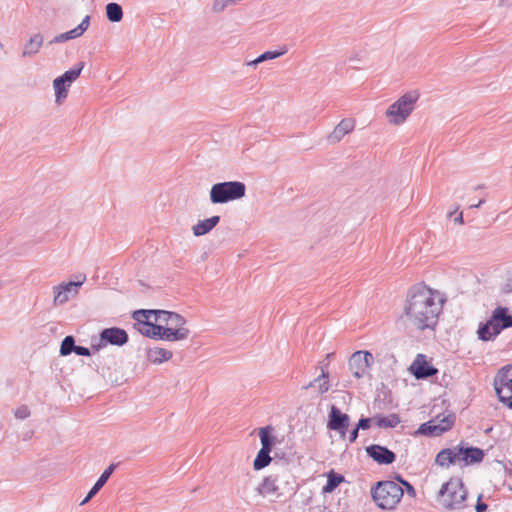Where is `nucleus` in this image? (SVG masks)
Returning <instances> with one entry per match:
<instances>
[{"label": "nucleus", "mask_w": 512, "mask_h": 512, "mask_svg": "<svg viewBox=\"0 0 512 512\" xmlns=\"http://www.w3.org/2000/svg\"><path fill=\"white\" fill-rule=\"evenodd\" d=\"M494 388L500 402L505 403L512 399V364L498 372L494 379Z\"/></svg>", "instance_id": "7"}, {"label": "nucleus", "mask_w": 512, "mask_h": 512, "mask_svg": "<svg viewBox=\"0 0 512 512\" xmlns=\"http://www.w3.org/2000/svg\"><path fill=\"white\" fill-rule=\"evenodd\" d=\"M439 416H436L435 419H432L428 422H425L420 425L418 430L416 431L417 434L425 435V436H439L444 433V429H439L438 424H436Z\"/></svg>", "instance_id": "26"}, {"label": "nucleus", "mask_w": 512, "mask_h": 512, "mask_svg": "<svg viewBox=\"0 0 512 512\" xmlns=\"http://www.w3.org/2000/svg\"><path fill=\"white\" fill-rule=\"evenodd\" d=\"M444 300L437 291L426 285L412 286L404 306L405 323L413 329L433 330L438 322Z\"/></svg>", "instance_id": "1"}, {"label": "nucleus", "mask_w": 512, "mask_h": 512, "mask_svg": "<svg viewBox=\"0 0 512 512\" xmlns=\"http://www.w3.org/2000/svg\"><path fill=\"white\" fill-rule=\"evenodd\" d=\"M484 199L480 200L478 203H474V204H471L470 205V208H479L483 203H484Z\"/></svg>", "instance_id": "50"}, {"label": "nucleus", "mask_w": 512, "mask_h": 512, "mask_svg": "<svg viewBox=\"0 0 512 512\" xmlns=\"http://www.w3.org/2000/svg\"><path fill=\"white\" fill-rule=\"evenodd\" d=\"M467 491L460 478H451L444 483L438 493V501L448 511L462 510L467 507Z\"/></svg>", "instance_id": "2"}, {"label": "nucleus", "mask_w": 512, "mask_h": 512, "mask_svg": "<svg viewBox=\"0 0 512 512\" xmlns=\"http://www.w3.org/2000/svg\"><path fill=\"white\" fill-rule=\"evenodd\" d=\"M168 316V324L167 326H164V329H169L172 333L174 331H180L181 333H184L181 338H179L177 341L185 340L190 335V330L185 327L186 320L183 316L176 312H170Z\"/></svg>", "instance_id": "17"}, {"label": "nucleus", "mask_w": 512, "mask_h": 512, "mask_svg": "<svg viewBox=\"0 0 512 512\" xmlns=\"http://www.w3.org/2000/svg\"><path fill=\"white\" fill-rule=\"evenodd\" d=\"M400 423V417L393 413L388 416H382L379 427L380 428H394Z\"/></svg>", "instance_id": "37"}, {"label": "nucleus", "mask_w": 512, "mask_h": 512, "mask_svg": "<svg viewBox=\"0 0 512 512\" xmlns=\"http://www.w3.org/2000/svg\"><path fill=\"white\" fill-rule=\"evenodd\" d=\"M83 68L84 62H79L73 68L66 71L59 77L62 78L65 82H67V86H70L80 76Z\"/></svg>", "instance_id": "32"}, {"label": "nucleus", "mask_w": 512, "mask_h": 512, "mask_svg": "<svg viewBox=\"0 0 512 512\" xmlns=\"http://www.w3.org/2000/svg\"><path fill=\"white\" fill-rule=\"evenodd\" d=\"M439 418L436 422L438 424L439 429H444V432L450 430L455 422V415L453 413H448L447 415H438Z\"/></svg>", "instance_id": "36"}, {"label": "nucleus", "mask_w": 512, "mask_h": 512, "mask_svg": "<svg viewBox=\"0 0 512 512\" xmlns=\"http://www.w3.org/2000/svg\"><path fill=\"white\" fill-rule=\"evenodd\" d=\"M366 452L375 462L379 464H391L395 461L396 455L385 446L373 444L366 447Z\"/></svg>", "instance_id": "12"}, {"label": "nucleus", "mask_w": 512, "mask_h": 512, "mask_svg": "<svg viewBox=\"0 0 512 512\" xmlns=\"http://www.w3.org/2000/svg\"><path fill=\"white\" fill-rule=\"evenodd\" d=\"M170 311L166 310H137L136 315L138 317H145V319L149 320L151 317L154 318V322L157 324H162L167 326L168 324V316Z\"/></svg>", "instance_id": "24"}, {"label": "nucleus", "mask_w": 512, "mask_h": 512, "mask_svg": "<svg viewBox=\"0 0 512 512\" xmlns=\"http://www.w3.org/2000/svg\"><path fill=\"white\" fill-rule=\"evenodd\" d=\"M411 372L416 379H427L437 374L438 370L429 365L425 359V356L418 354L414 362L410 367Z\"/></svg>", "instance_id": "13"}, {"label": "nucleus", "mask_w": 512, "mask_h": 512, "mask_svg": "<svg viewBox=\"0 0 512 512\" xmlns=\"http://www.w3.org/2000/svg\"><path fill=\"white\" fill-rule=\"evenodd\" d=\"M403 486L406 488L408 495H410L411 497L416 496V491L414 487L408 481H403Z\"/></svg>", "instance_id": "44"}, {"label": "nucleus", "mask_w": 512, "mask_h": 512, "mask_svg": "<svg viewBox=\"0 0 512 512\" xmlns=\"http://www.w3.org/2000/svg\"><path fill=\"white\" fill-rule=\"evenodd\" d=\"M219 222V216H212L204 220H199L195 225L192 226L193 234L196 237L203 236L215 228Z\"/></svg>", "instance_id": "21"}, {"label": "nucleus", "mask_w": 512, "mask_h": 512, "mask_svg": "<svg viewBox=\"0 0 512 512\" xmlns=\"http://www.w3.org/2000/svg\"><path fill=\"white\" fill-rule=\"evenodd\" d=\"M372 425V419L370 418H360L358 423H357V429H362V430H366V429H369Z\"/></svg>", "instance_id": "40"}, {"label": "nucleus", "mask_w": 512, "mask_h": 512, "mask_svg": "<svg viewBox=\"0 0 512 512\" xmlns=\"http://www.w3.org/2000/svg\"><path fill=\"white\" fill-rule=\"evenodd\" d=\"M271 461L272 458L270 457V452L260 449L254 459L253 467L255 470H261L268 466Z\"/></svg>", "instance_id": "33"}, {"label": "nucleus", "mask_w": 512, "mask_h": 512, "mask_svg": "<svg viewBox=\"0 0 512 512\" xmlns=\"http://www.w3.org/2000/svg\"><path fill=\"white\" fill-rule=\"evenodd\" d=\"M286 52H287L286 48H283L280 51H266V52L262 53L261 55H259V60L261 62H264L267 60H273V59H276V58L284 55Z\"/></svg>", "instance_id": "38"}, {"label": "nucleus", "mask_w": 512, "mask_h": 512, "mask_svg": "<svg viewBox=\"0 0 512 512\" xmlns=\"http://www.w3.org/2000/svg\"><path fill=\"white\" fill-rule=\"evenodd\" d=\"M74 353L79 356H90L91 355L89 348L84 347V346H79V345H76V350Z\"/></svg>", "instance_id": "41"}, {"label": "nucleus", "mask_w": 512, "mask_h": 512, "mask_svg": "<svg viewBox=\"0 0 512 512\" xmlns=\"http://www.w3.org/2000/svg\"><path fill=\"white\" fill-rule=\"evenodd\" d=\"M350 418L347 414L342 413L339 408L332 405L328 415L327 427L330 430L337 431L341 437H345L349 427Z\"/></svg>", "instance_id": "11"}, {"label": "nucleus", "mask_w": 512, "mask_h": 512, "mask_svg": "<svg viewBox=\"0 0 512 512\" xmlns=\"http://www.w3.org/2000/svg\"><path fill=\"white\" fill-rule=\"evenodd\" d=\"M43 44V36L39 33L34 34L29 41L24 45L22 56H32L39 52Z\"/></svg>", "instance_id": "27"}, {"label": "nucleus", "mask_w": 512, "mask_h": 512, "mask_svg": "<svg viewBox=\"0 0 512 512\" xmlns=\"http://www.w3.org/2000/svg\"><path fill=\"white\" fill-rule=\"evenodd\" d=\"M128 334L124 329L118 327L105 328L100 333V343L93 346L95 350H99L106 344L115 346H123L128 342Z\"/></svg>", "instance_id": "10"}, {"label": "nucleus", "mask_w": 512, "mask_h": 512, "mask_svg": "<svg viewBox=\"0 0 512 512\" xmlns=\"http://www.w3.org/2000/svg\"><path fill=\"white\" fill-rule=\"evenodd\" d=\"M172 352L170 350L154 347L147 349L146 357L147 360L153 364H161L172 358Z\"/></svg>", "instance_id": "23"}, {"label": "nucleus", "mask_w": 512, "mask_h": 512, "mask_svg": "<svg viewBox=\"0 0 512 512\" xmlns=\"http://www.w3.org/2000/svg\"><path fill=\"white\" fill-rule=\"evenodd\" d=\"M332 356H333V353H328V354L326 355V360H325V361H323V362H321V369L324 367V368L327 370L328 365H329L328 360H329Z\"/></svg>", "instance_id": "47"}, {"label": "nucleus", "mask_w": 512, "mask_h": 512, "mask_svg": "<svg viewBox=\"0 0 512 512\" xmlns=\"http://www.w3.org/2000/svg\"><path fill=\"white\" fill-rule=\"evenodd\" d=\"M344 481V476L335 473L334 471H330L327 475V482L323 487L324 493L333 492L339 485Z\"/></svg>", "instance_id": "31"}, {"label": "nucleus", "mask_w": 512, "mask_h": 512, "mask_svg": "<svg viewBox=\"0 0 512 512\" xmlns=\"http://www.w3.org/2000/svg\"><path fill=\"white\" fill-rule=\"evenodd\" d=\"M459 462L464 465H471L480 463L484 459V451L477 447H464L462 444L458 445Z\"/></svg>", "instance_id": "15"}, {"label": "nucleus", "mask_w": 512, "mask_h": 512, "mask_svg": "<svg viewBox=\"0 0 512 512\" xmlns=\"http://www.w3.org/2000/svg\"><path fill=\"white\" fill-rule=\"evenodd\" d=\"M359 429H357V426L350 432L349 435V442L354 443L358 437Z\"/></svg>", "instance_id": "45"}, {"label": "nucleus", "mask_w": 512, "mask_h": 512, "mask_svg": "<svg viewBox=\"0 0 512 512\" xmlns=\"http://www.w3.org/2000/svg\"><path fill=\"white\" fill-rule=\"evenodd\" d=\"M280 481L279 475H269L265 477L262 483L258 486L257 491L260 495L266 497L270 495H280L278 482Z\"/></svg>", "instance_id": "19"}, {"label": "nucleus", "mask_w": 512, "mask_h": 512, "mask_svg": "<svg viewBox=\"0 0 512 512\" xmlns=\"http://www.w3.org/2000/svg\"><path fill=\"white\" fill-rule=\"evenodd\" d=\"M403 488L394 481H380L371 490L372 498L382 509H393L403 497Z\"/></svg>", "instance_id": "3"}, {"label": "nucleus", "mask_w": 512, "mask_h": 512, "mask_svg": "<svg viewBox=\"0 0 512 512\" xmlns=\"http://www.w3.org/2000/svg\"><path fill=\"white\" fill-rule=\"evenodd\" d=\"M455 222L459 223V224H462L463 223V215L462 213H460L456 218H455Z\"/></svg>", "instance_id": "51"}, {"label": "nucleus", "mask_w": 512, "mask_h": 512, "mask_svg": "<svg viewBox=\"0 0 512 512\" xmlns=\"http://www.w3.org/2000/svg\"><path fill=\"white\" fill-rule=\"evenodd\" d=\"M90 25V16H85L81 23L74 29L67 31L68 40L78 38L84 34V32L88 29Z\"/></svg>", "instance_id": "34"}, {"label": "nucleus", "mask_w": 512, "mask_h": 512, "mask_svg": "<svg viewBox=\"0 0 512 512\" xmlns=\"http://www.w3.org/2000/svg\"><path fill=\"white\" fill-rule=\"evenodd\" d=\"M53 87L55 90V100L57 103H61L68 95L67 82H65L62 78L57 77L53 81Z\"/></svg>", "instance_id": "29"}, {"label": "nucleus", "mask_w": 512, "mask_h": 512, "mask_svg": "<svg viewBox=\"0 0 512 512\" xmlns=\"http://www.w3.org/2000/svg\"><path fill=\"white\" fill-rule=\"evenodd\" d=\"M481 495L478 496V501L475 505L476 512H485L487 510V504L481 501Z\"/></svg>", "instance_id": "43"}, {"label": "nucleus", "mask_w": 512, "mask_h": 512, "mask_svg": "<svg viewBox=\"0 0 512 512\" xmlns=\"http://www.w3.org/2000/svg\"><path fill=\"white\" fill-rule=\"evenodd\" d=\"M493 324H495L496 333H501L502 330L512 327V315L506 307H497L490 317Z\"/></svg>", "instance_id": "16"}, {"label": "nucleus", "mask_w": 512, "mask_h": 512, "mask_svg": "<svg viewBox=\"0 0 512 512\" xmlns=\"http://www.w3.org/2000/svg\"><path fill=\"white\" fill-rule=\"evenodd\" d=\"M86 280L83 276L81 280L63 282L53 287V304L60 306L69 301L70 298L75 297L79 293V288Z\"/></svg>", "instance_id": "8"}, {"label": "nucleus", "mask_w": 512, "mask_h": 512, "mask_svg": "<svg viewBox=\"0 0 512 512\" xmlns=\"http://www.w3.org/2000/svg\"><path fill=\"white\" fill-rule=\"evenodd\" d=\"M496 326L493 324L491 319L487 320L485 323H481L477 330L478 338L482 341H491L496 338L500 333L495 332Z\"/></svg>", "instance_id": "25"}, {"label": "nucleus", "mask_w": 512, "mask_h": 512, "mask_svg": "<svg viewBox=\"0 0 512 512\" xmlns=\"http://www.w3.org/2000/svg\"><path fill=\"white\" fill-rule=\"evenodd\" d=\"M310 388H316L318 394L322 395L326 393L330 388L329 382V372L324 367L322 368L321 374L315 378L313 381L309 382L307 385L303 387V389L307 390Z\"/></svg>", "instance_id": "22"}, {"label": "nucleus", "mask_w": 512, "mask_h": 512, "mask_svg": "<svg viewBox=\"0 0 512 512\" xmlns=\"http://www.w3.org/2000/svg\"><path fill=\"white\" fill-rule=\"evenodd\" d=\"M354 128L355 120L352 118H344L333 129V131L327 135V141L331 144L338 143L345 135L351 133Z\"/></svg>", "instance_id": "14"}, {"label": "nucleus", "mask_w": 512, "mask_h": 512, "mask_svg": "<svg viewBox=\"0 0 512 512\" xmlns=\"http://www.w3.org/2000/svg\"><path fill=\"white\" fill-rule=\"evenodd\" d=\"M106 17L109 21L118 23L123 18V10L122 7L115 2L108 3L106 5Z\"/></svg>", "instance_id": "30"}, {"label": "nucleus", "mask_w": 512, "mask_h": 512, "mask_svg": "<svg viewBox=\"0 0 512 512\" xmlns=\"http://www.w3.org/2000/svg\"><path fill=\"white\" fill-rule=\"evenodd\" d=\"M116 467L117 464L112 463L104 470V472L101 474L96 483L88 492L87 496L81 501V506L88 503L99 492V490L106 484V482L108 481Z\"/></svg>", "instance_id": "18"}, {"label": "nucleus", "mask_w": 512, "mask_h": 512, "mask_svg": "<svg viewBox=\"0 0 512 512\" xmlns=\"http://www.w3.org/2000/svg\"><path fill=\"white\" fill-rule=\"evenodd\" d=\"M76 350V344L75 339L72 335L66 336L61 343L60 346V355L61 356H67L71 354L72 352H75Z\"/></svg>", "instance_id": "35"}, {"label": "nucleus", "mask_w": 512, "mask_h": 512, "mask_svg": "<svg viewBox=\"0 0 512 512\" xmlns=\"http://www.w3.org/2000/svg\"><path fill=\"white\" fill-rule=\"evenodd\" d=\"M132 317L135 320L134 326L137 331L151 339L177 341L184 334L180 331H174L172 333L169 329H164V325L162 324H156L152 322L151 319H145V317H138L136 311L133 312Z\"/></svg>", "instance_id": "5"}, {"label": "nucleus", "mask_w": 512, "mask_h": 512, "mask_svg": "<svg viewBox=\"0 0 512 512\" xmlns=\"http://www.w3.org/2000/svg\"><path fill=\"white\" fill-rule=\"evenodd\" d=\"M273 428L271 426L262 427L259 429V437L261 440V450L271 452L275 444V437L272 435Z\"/></svg>", "instance_id": "28"}, {"label": "nucleus", "mask_w": 512, "mask_h": 512, "mask_svg": "<svg viewBox=\"0 0 512 512\" xmlns=\"http://www.w3.org/2000/svg\"><path fill=\"white\" fill-rule=\"evenodd\" d=\"M67 36H68V35L66 34V32H65V33H61V34H59V35L55 36V37L50 41V44L66 42V41H68Z\"/></svg>", "instance_id": "42"}, {"label": "nucleus", "mask_w": 512, "mask_h": 512, "mask_svg": "<svg viewBox=\"0 0 512 512\" xmlns=\"http://www.w3.org/2000/svg\"><path fill=\"white\" fill-rule=\"evenodd\" d=\"M418 98L419 94L416 91H410L390 105L386 111V116L389 118V122L394 125H399L405 122L407 117L414 110V105Z\"/></svg>", "instance_id": "6"}, {"label": "nucleus", "mask_w": 512, "mask_h": 512, "mask_svg": "<svg viewBox=\"0 0 512 512\" xmlns=\"http://www.w3.org/2000/svg\"><path fill=\"white\" fill-rule=\"evenodd\" d=\"M262 63L260 60H259V56L252 60V61H249L246 63L247 66H253V67H256L258 64Z\"/></svg>", "instance_id": "48"}, {"label": "nucleus", "mask_w": 512, "mask_h": 512, "mask_svg": "<svg viewBox=\"0 0 512 512\" xmlns=\"http://www.w3.org/2000/svg\"><path fill=\"white\" fill-rule=\"evenodd\" d=\"M396 480H397L398 482H400L402 485H403V481H406V480H405V479H403L400 475H397V476H396Z\"/></svg>", "instance_id": "52"}, {"label": "nucleus", "mask_w": 512, "mask_h": 512, "mask_svg": "<svg viewBox=\"0 0 512 512\" xmlns=\"http://www.w3.org/2000/svg\"><path fill=\"white\" fill-rule=\"evenodd\" d=\"M382 416H379V415H376L374 417H372V424L376 425L379 427V422L381 420Z\"/></svg>", "instance_id": "49"}, {"label": "nucleus", "mask_w": 512, "mask_h": 512, "mask_svg": "<svg viewBox=\"0 0 512 512\" xmlns=\"http://www.w3.org/2000/svg\"><path fill=\"white\" fill-rule=\"evenodd\" d=\"M373 363L374 357L370 352L356 351L349 358L348 366L353 376L359 379L368 374Z\"/></svg>", "instance_id": "9"}, {"label": "nucleus", "mask_w": 512, "mask_h": 512, "mask_svg": "<svg viewBox=\"0 0 512 512\" xmlns=\"http://www.w3.org/2000/svg\"><path fill=\"white\" fill-rule=\"evenodd\" d=\"M504 404L507 405L510 409H512V398L509 401H505Z\"/></svg>", "instance_id": "53"}, {"label": "nucleus", "mask_w": 512, "mask_h": 512, "mask_svg": "<svg viewBox=\"0 0 512 512\" xmlns=\"http://www.w3.org/2000/svg\"><path fill=\"white\" fill-rule=\"evenodd\" d=\"M245 193L246 185L243 182H219L210 189V201L213 204H224L243 198Z\"/></svg>", "instance_id": "4"}, {"label": "nucleus", "mask_w": 512, "mask_h": 512, "mask_svg": "<svg viewBox=\"0 0 512 512\" xmlns=\"http://www.w3.org/2000/svg\"><path fill=\"white\" fill-rule=\"evenodd\" d=\"M459 462L458 446L442 449L435 458V463L441 467H449Z\"/></svg>", "instance_id": "20"}, {"label": "nucleus", "mask_w": 512, "mask_h": 512, "mask_svg": "<svg viewBox=\"0 0 512 512\" xmlns=\"http://www.w3.org/2000/svg\"><path fill=\"white\" fill-rule=\"evenodd\" d=\"M31 415V411L27 405H21L14 410L15 418L25 420Z\"/></svg>", "instance_id": "39"}, {"label": "nucleus", "mask_w": 512, "mask_h": 512, "mask_svg": "<svg viewBox=\"0 0 512 512\" xmlns=\"http://www.w3.org/2000/svg\"><path fill=\"white\" fill-rule=\"evenodd\" d=\"M504 291L508 293H512V277L509 278L505 284Z\"/></svg>", "instance_id": "46"}]
</instances>
